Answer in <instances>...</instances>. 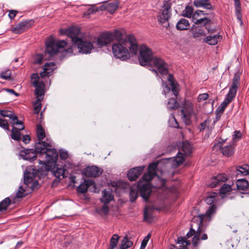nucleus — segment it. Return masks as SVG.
<instances>
[{
    "label": "nucleus",
    "instance_id": "f257e3e1",
    "mask_svg": "<svg viewBox=\"0 0 249 249\" xmlns=\"http://www.w3.org/2000/svg\"><path fill=\"white\" fill-rule=\"evenodd\" d=\"M158 164L151 163L148 168V172L144 174L137 186H131L129 192V197L130 201L133 202L137 199L138 194V191L140 192V195L145 201H147L148 197L151 193V185L149 182L154 177L156 176V169Z\"/></svg>",
    "mask_w": 249,
    "mask_h": 249
},
{
    "label": "nucleus",
    "instance_id": "f03ea898",
    "mask_svg": "<svg viewBox=\"0 0 249 249\" xmlns=\"http://www.w3.org/2000/svg\"><path fill=\"white\" fill-rule=\"evenodd\" d=\"M136 55L138 51V45L136 38L133 35L127 36L123 40H120L112 45L113 55L116 58L125 60L129 58V53Z\"/></svg>",
    "mask_w": 249,
    "mask_h": 249
},
{
    "label": "nucleus",
    "instance_id": "7ed1b4c3",
    "mask_svg": "<svg viewBox=\"0 0 249 249\" xmlns=\"http://www.w3.org/2000/svg\"><path fill=\"white\" fill-rule=\"evenodd\" d=\"M139 55L138 57L140 64L141 66H148L152 62L154 66L162 75H166L168 73L167 65L161 58L153 56L152 50L145 45L140 46L139 48Z\"/></svg>",
    "mask_w": 249,
    "mask_h": 249
},
{
    "label": "nucleus",
    "instance_id": "20e7f679",
    "mask_svg": "<svg viewBox=\"0 0 249 249\" xmlns=\"http://www.w3.org/2000/svg\"><path fill=\"white\" fill-rule=\"evenodd\" d=\"M240 79L239 74L235 73L232 79L231 86L230 88L229 92L227 94L224 101L216 110V113H218V114H222L228 105L235 97L238 88L240 85Z\"/></svg>",
    "mask_w": 249,
    "mask_h": 249
},
{
    "label": "nucleus",
    "instance_id": "39448f33",
    "mask_svg": "<svg viewBox=\"0 0 249 249\" xmlns=\"http://www.w3.org/2000/svg\"><path fill=\"white\" fill-rule=\"evenodd\" d=\"M69 35L73 45H76L79 50V52L83 53H90L93 48V42L83 40L79 37L80 30L79 29H71L69 31Z\"/></svg>",
    "mask_w": 249,
    "mask_h": 249
},
{
    "label": "nucleus",
    "instance_id": "423d86ee",
    "mask_svg": "<svg viewBox=\"0 0 249 249\" xmlns=\"http://www.w3.org/2000/svg\"><path fill=\"white\" fill-rule=\"evenodd\" d=\"M192 152V147L191 144L187 141L183 142L177 156L169 159L172 167L175 168L181 164L184 161L185 157L189 156Z\"/></svg>",
    "mask_w": 249,
    "mask_h": 249
},
{
    "label": "nucleus",
    "instance_id": "0eeeda50",
    "mask_svg": "<svg viewBox=\"0 0 249 249\" xmlns=\"http://www.w3.org/2000/svg\"><path fill=\"white\" fill-rule=\"evenodd\" d=\"M202 222V218L200 217L199 221L197 223L198 227L197 230L196 231L193 228V224H192L189 231L186 235V238H190L194 235L192 242L193 246L195 247H196L200 243V239L202 240H205L208 239L207 235L206 233H203L202 235H201L204 231L203 229L201 227Z\"/></svg>",
    "mask_w": 249,
    "mask_h": 249
},
{
    "label": "nucleus",
    "instance_id": "6e6552de",
    "mask_svg": "<svg viewBox=\"0 0 249 249\" xmlns=\"http://www.w3.org/2000/svg\"><path fill=\"white\" fill-rule=\"evenodd\" d=\"M67 45V42L64 40H56L50 37L46 42L45 53L52 56L56 54L59 49L63 48Z\"/></svg>",
    "mask_w": 249,
    "mask_h": 249
},
{
    "label": "nucleus",
    "instance_id": "1a4fd4ad",
    "mask_svg": "<svg viewBox=\"0 0 249 249\" xmlns=\"http://www.w3.org/2000/svg\"><path fill=\"white\" fill-rule=\"evenodd\" d=\"M171 3L169 1H165L163 3L162 9L160 10L158 14V20L163 26L167 28L169 26L168 20L171 16Z\"/></svg>",
    "mask_w": 249,
    "mask_h": 249
},
{
    "label": "nucleus",
    "instance_id": "9d476101",
    "mask_svg": "<svg viewBox=\"0 0 249 249\" xmlns=\"http://www.w3.org/2000/svg\"><path fill=\"white\" fill-rule=\"evenodd\" d=\"M181 118L186 125L191 123V117L194 114L193 104L190 101H185L180 109Z\"/></svg>",
    "mask_w": 249,
    "mask_h": 249
},
{
    "label": "nucleus",
    "instance_id": "9b49d317",
    "mask_svg": "<svg viewBox=\"0 0 249 249\" xmlns=\"http://www.w3.org/2000/svg\"><path fill=\"white\" fill-rule=\"evenodd\" d=\"M41 157H44L46 160L45 161H41L39 160V163L40 164H45L47 162L48 164L50 163L54 164L56 163L55 160L58 157V153L55 149L48 147Z\"/></svg>",
    "mask_w": 249,
    "mask_h": 249
},
{
    "label": "nucleus",
    "instance_id": "f8f14e48",
    "mask_svg": "<svg viewBox=\"0 0 249 249\" xmlns=\"http://www.w3.org/2000/svg\"><path fill=\"white\" fill-rule=\"evenodd\" d=\"M113 40V36L111 32H107L102 34L97 39L96 41H94V45L98 48H101L107 45Z\"/></svg>",
    "mask_w": 249,
    "mask_h": 249
},
{
    "label": "nucleus",
    "instance_id": "ddd939ff",
    "mask_svg": "<svg viewBox=\"0 0 249 249\" xmlns=\"http://www.w3.org/2000/svg\"><path fill=\"white\" fill-rule=\"evenodd\" d=\"M113 40V36L111 32H107L102 34L97 39L96 41H94V45L98 48H101L107 45Z\"/></svg>",
    "mask_w": 249,
    "mask_h": 249
},
{
    "label": "nucleus",
    "instance_id": "4468645a",
    "mask_svg": "<svg viewBox=\"0 0 249 249\" xmlns=\"http://www.w3.org/2000/svg\"><path fill=\"white\" fill-rule=\"evenodd\" d=\"M34 21L32 20L22 21L15 27L12 28L11 31L15 34H21L31 27Z\"/></svg>",
    "mask_w": 249,
    "mask_h": 249
},
{
    "label": "nucleus",
    "instance_id": "2eb2a0df",
    "mask_svg": "<svg viewBox=\"0 0 249 249\" xmlns=\"http://www.w3.org/2000/svg\"><path fill=\"white\" fill-rule=\"evenodd\" d=\"M19 156L25 160H34L38 156L34 149H26L20 151Z\"/></svg>",
    "mask_w": 249,
    "mask_h": 249
},
{
    "label": "nucleus",
    "instance_id": "dca6fc26",
    "mask_svg": "<svg viewBox=\"0 0 249 249\" xmlns=\"http://www.w3.org/2000/svg\"><path fill=\"white\" fill-rule=\"evenodd\" d=\"M84 172L86 176L94 178L101 175L103 172V170L96 166L93 165L86 168Z\"/></svg>",
    "mask_w": 249,
    "mask_h": 249
},
{
    "label": "nucleus",
    "instance_id": "f3484780",
    "mask_svg": "<svg viewBox=\"0 0 249 249\" xmlns=\"http://www.w3.org/2000/svg\"><path fill=\"white\" fill-rule=\"evenodd\" d=\"M144 168V166H141L133 168L130 170L127 174L128 179L131 181L136 180L142 174Z\"/></svg>",
    "mask_w": 249,
    "mask_h": 249
},
{
    "label": "nucleus",
    "instance_id": "a211bd4d",
    "mask_svg": "<svg viewBox=\"0 0 249 249\" xmlns=\"http://www.w3.org/2000/svg\"><path fill=\"white\" fill-rule=\"evenodd\" d=\"M48 147H51L49 143L46 142L42 141H38V142L36 143L35 151L39 157H41L42 154L44 153L46 149Z\"/></svg>",
    "mask_w": 249,
    "mask_h": 249
},
{
    "label": "nucleus",
    "instance_id": "6ab92c4d",
    "mask_svg": "<svg viewBox=\"0 0 249 249\" xmlns=\"http://www.w3.org/2000/svg\"><path fill=\"white\" fill-rule=\"evenodd\" d=\"M228 179L227 176L225 174H220L212 178L209 186L212 188L215 187L218 184L225 182Z\"/></svg>",
    "mask_w": 249,
    "mask_h": 249
},
{
    "label": "nucleus",
    "instance_id": "aec40b11",
    "mask_svg": "<svg viewBox=\"0 0 249 249\" xmlns=\"http://www.w3.org/2000/svg\"><path fill=\"white\" fill-rule=\"evenodd\" d=\"M222 39V36L218 34H210L203 39V42L210 45H215Z\"/></svg>",
    "mask_w": 249,
    "mask_h": 249
},
{
    "label": "nucleus",
    "instance_id": "412c9836",
    "mask_svg": "<svg viewBox=\"0 0 249 249\" xmlns=\"http://www.w3.org/2000/svg\"><path fill=\"white\" fill-rule=\"evenodd\" d=\"M55 64L54 62L47 63L43 66V71L41 72L40 75L42 78L49 76L55 69Z\"/></svg>",
    "mask_w": 249,
    "mask_h": 249
},
{
    "label": "nucleus",
    "instance_id": "4be33fe9",
    "mask_svg": "<svg viewBox=\"0 0 249 249\" xmlns=\"http://www.w3.org/2000/svg\"><path fill=\"white\" fill-rule=\"evenodd\" d=\"M66 170L62 167H59L57 165L56 166L54 167L52 170V172L53 174L56 178L55 181H59L61 178L66 177L65 172Z\"/></svg>",
    "mask_w": 249,
    "mask_h": 249
},
{
    "label": "nucleus",
    "instance_id": "5701e85b",
    "mask_svg": "<svg viewBox=\"0 0 249 249\" xmlns=\"http://www.w3.org/2000/svg\"><path fill=\"white\" fill-rule=\"evenodd\" d=\"M235 145L233 143L221 147V152L225 156H232L234 152Z\"/></svg>",
    "mask_w": 249,
    "mask_h": 249
},
{
    "label": "nucleus",
    "instance_id": "b1692460",
    "mask_svg": "<svg viewBox=\"0 0 249 249\" xmlns=\"http://www.w3.org/2000/svg\"><path fill=\"white\" fill-rule=\"evenodd\" d=\"M113 199V196L110 191L104 190L102 192V197L100 199L102 202L105 204L109 203Z\"/></svg>",
    "mask_w": 249,
    "mask_h": 249
},
{
    "label": "nucleus",
    "instance_id": "393cba45",
    "mask_svg": "<svg viewBox=\"0 0 249 249\" xmlns=\"http://www.w3.org/2000/svg\"><path fill=\"white\" fill-rule=\"evenodd\" d=\"M194 5L197 7H202L206 9H212L213 6L208 0H195L194 1Z\"/></svg>",
    "mask_w": 249,
    "mask_h": 249
},
{
    "label": "nucleus",
    "instance_id": "a878e982",
    "mask_svg": "<svg viewBox=\"0 0 249 249\" xmlns=\"http://www.w3.org/2000/svg\"><path fill=\"white\" fill-rule=\"evenodd\" d=\"M33 86L36 88L35 94L38 98L44 94L45 84L43 81H40L39 83Z\"/></svg>",
    "mask_w": 249,
    "mask_h": 249
},
{
    "label": "nucleus",
    "instance_id": "bb28decb",
    "mask_svg": "<svg viewBox=\"0 0 249 249\" xmlns=\"http://www.w3.org/2000/svg\"><path fill=\"white\" fill-rule=\"evenodd\" d=\"M190 26L189 21L185 18L180 19L177 23L176 28L178 30H186Z\"/></svg>",
    "mask_w": 249,
    "mask_h": 249
},
{
    "label": "nucleus",
    "instance_id": "cd10ccee",
    "mask_svg": "<svg viewBox=\"0 0 249 249\" xmlns=\"http://www.w3.org/2000/svg\"><path fill=\"white\" fill-rule=\"evenodd\" d=\"M238 190L246 191L249 187V182L245 178L238 179L236 182Z\"/></svg>",
    "mask_w": 249,
    "mask_h": 249
},
{
    "label": "nucleus",
    "instance_id": "c85d7f7f",
    "mask_svg": "<svg viewBox=\"0 0 249 249\" xmlns=\"http://www.w3.org/2000/svg\"><path fill=\"white\" fill-rule=\"evenodd\" d=\"M191 33L195 38H197L205 36L204 29L198 27H193L191 29Z\"/></svg>",
    "mask_w": 249,
    "mask_h": 249
},
{
    "label": "nucleus",
    "instance_id": "c756f323",
    "mask_svg": "<svg viewBox=\"0 0 249 249\" xmlns=\"http://www.w3.org/2000/svg\"><path fill=\"white\" fill-rule=\"evenodd\" d=\"M236 174L239 175L246 176L249 174V165L248 164H243L236 167Z\"/></svg>",
    "mask_w": 249,
    "mask_h": 249
},
{
    "label": "nucleus",
    "instance_id": "7c9ffc66",
    "mask_svg": "<svg viewBox=\"0 0 249 249\" xmlns=\"http://www.w3.org/2000/svg\"><path fill=\"white\" fill-rule=\"evenodd\" d=\"M153 209L149 206H146L144 210V220L148 222H151L153 219Z\"/></svg>",
    "mask_w": 249,
    "mask_h": 249
},
{
    "label": "nucleus",
    "instance_id": "2f4dec72",
    "mask_svg": "<svg viewBox=\"0 0 249 249\" xmlns=\"http://www.w3.org/2000/svg\"><path fill=\"white\" fill-rule=\"evenodd\" d=\"M235 14L237 18L242 22V15L240 0H234Z\"/></svg>",
    "mask_w": 249,
    "mask_h": 249
},
{
    "label": "nucleus",
    "instance_id": "473e14b6",
    "mask_svg": "<svg viewBox=\"0 0 249 249\" xmlns=\"http://www.w3.org/2000/svg\"><path fill=\"white\" fill-rule=\"evenodd\" d=\"M19 131L17 127L13 126L11 130V138L16 141H20L21 140V133Z\"/></svg>",
    "mask_w": 249,
    "mask_h": 249
},
{
    "label": "nucleus",
    "instance_id": "72a5a7b5",
    "mask_svg": "<svg viewBox=\"0 0 249 249\" xmlns=\"http://www.w3.org/2000/svg\"><path fill=\"white\" fill-rule=\"evenodd\" d=\"M178 244L181 245V247L178 249H187V246L190 244V242L187 240L186 237H179L178 238Z\"/></svg>",
    "mask_w": 249,
    "mask_h": 249
},
{
    "label": "nucleus",
    "instance_id": "f704fd0d",
    "mask_svg": "<svg viewBox=\"0 0 249 249\" xmlns=\"http://www.w3.org/2000/svg\"><path fill=\"white\" fill-rule=\"evenodd\" d=\"M178 107L179 105L175 98H170L167 103V107L170 110L176 109Z\"/></svg>",
    "mask_w": 249,
    "mask_h": 249
},
{
    "label": "nucleus",
    "instance_id": "c9c22d12",
    "mask_svg": "<svg viewBox=\"0 0 249 249\" xmlns=\"http://www.w3.org/2000/svg\"><path fill=\"white\" fill-rule=\"evenodd\" d=\"M35 177L33 173L28 172L26 171L24 175V181L26 185L32 183L33 181V179Z\"/></svg>",
    "mask_w": 249,
    "mask_h": 249
},
{
    "label": "nucleus",
    "instance_id": "e433bc0d",
    "mask_svg": "<svg viewBox=\"0 0 249 249\" xmlns=\"http://www.w3.org/2000/svg\"><path fill=\"white\" fill-rule=\"evenodd\" d=\"M11 119V124L13 125H20L21 127H17L19 130H22L24 129V126L22 121L18 120L17 116L12 115V117L10 118Z\"/></svg>",
    "mask_w": 249,
    "mask_h": 249
},
{
    "label": "nucleus",
    "instance_id": "4c0bfd02",
    "mask_svg": "<svg viewBox=\"0 0 249 249\" xmlns=\"http://www.w3.org/2000/svg\"><path fill=\"white\" fill-rule=\"evenodd\" d=\"M118 3L116 1L107 3L106 6V9L110 14H113L118 8Z\"/></svg>",
    "mask_w": 249,
    "mask_h": 249
},
{
    "label": "nucleus",
    "instance_id": "58836bf2",
    "mask_svg": "<svg viewBox=\"0 0 249 249\" xmlns=\"http://www.w3.org/2000/svg\"><path fill=\"white\" fill-rule=\"evenodd\" d=\"M11 203V200L6 197L0 202V212L5 211Z\"/></svg>",
    "mask_w": 249,
    "mask_h": 249
},
{
    "label": "nucleus",
    "instance_id": "ea45409f",
    "mask_svg": "<svg viewBox=\"0 0 249 249\" xmlns=\"http://www.w3.org/2000/svg\"><path fill=\"white\" fill-rule=\"evenodd\" d=\"M36 134L38 141H42L45 137V131L40 124L37 125Z\"/></svg>",
    "mask_w": 249,
    "mask_h": 249
},
{
    "label": "nucleus",
    "instance_id": "a19ab883",
    "mask_svg": "<svg viewBox=\"0 0 249 249\" xmlns=\"http://www.w3.org/2000/svg\"><path fill=\"white\" fill-rule=\"evenodd\" d=\"M196 25H200L205 26L211 22V20L207 18H202L197 19L194 21Z\"/></svg>",
    "mask_w": 249,
    "mask_h": 249
},
{
    "label": "nucleus",
    "instance_id": "79ce46f5",
    "mask_svg": "<svg viewBox=\"0 0 249 249\" xmlns=\"http://www.w3.org/2000/svg\"><path fill=\"white\" fill-rule=\"evenodd\" d=\"M133 243L131 241L128 240L125 237L122 242L120 249H127L131 247Z\"/></svg>",
    "mask_w": 249,
    "mask_h": 249
},
{
    "label": "nucleus",
    "instance_id": "37998d69",
    "mask_svg": "<svg viewBox=\"0 0 249 249\" xmlns=\"http://www.w3.org/2000/svg\"><path fill=\"white\" fill-rule=\"evenodd\" d=\"M119 236L117 234H113L110 241V247L111 249H113L117 245Z\"/></svg>",
    "mask_w": 249,
    "mask_h": 249
},
{
    "label": "nucleus",
    "instance_id": "c03bdc74",
    "mask_svg": "<svg viewBox=\"0 0 249 249\" xmlns=\"http://www.w3.org/2000/svg\"><path fill=\"white\" fill-rule=\"evenodd\" d=\"M193 8L192 6H186L183 11V16L185 17L190 18L193 16Z\"/></svg>",
    "mask_w": 249,
    "mask_h": 249
},
{
    "label": "nucleus",
    "instance_id": "a18cd8bd",
    "mask_svg": "<svg viewBox=\"0 0 249 249\" xmlns=\"http://www.w3.org/2000/svg\"><path fill=\"white\" fill-rule=\"evenodd\" d=\"M89 187V184L87 182L82 183L78 187L77 191L81 193H86Z\"/></svg>",
    "mask_w": 249,
    "mask_h": 249
},
{
    "label": "nucleus",
    "instance_id": "49530a36",
    "mask_svg": "<svg viewBox=\"0 0 249 249\" xmlns=\"http://www.w3.org/2000/svg\"><path fill=\"white\" fill-rule=\"evenodd\" d=\"M170 86L172 89V91L176 98L179 91V85L176 83H172V82Z\"/></svg>",
    "mask_w": 249,
    "mask_h": 249
},
{
    "label": "nucleus",
    "instance_id": "de8ad7c7",
    "mask_svg": "<svg viewBox=\"0 0 249 249\" xmlns=\"http://www.w3.org/2000/svg\"><path fill=\"white\" fill-rule=\"evenodd\" d=\"M231 190V185L225 183L222 186L220 191V193L221 195H224L230 192Z\"/></svg>",
    "mask_w": 249,
    "mask_h": 249
},
{
    "label": "nucleus",
    "instance_id": "09e8293b",
    "mask_svg": "<svg viewBox=\"0 0 249 249\" xmlns=\"http://www.w3.org/2000/svg\"><path fill=\"white\" fill-rule=\"evenodd\" d=\"M111 34L113 36V40L117 39L119 41L124 40V39H122V34L121 32L118 30H115L113 32H111Z\"/></svg>",
    "mask_w": 249,
    "mask_h": 249
},
{
    "label": "nucleus",
    "instance_id": "8fccbe9b",
    "mask_svg": "<svg viewBox=\"0 0 249 249\" xmlns=\"http://www.w3.org/2000/svg\"><path fill=\"white\" fill-rule=\"evenodd\" d=\"M242 134L240 131L236 130L232 135V140L233 143L242 138Z\"/></svg>",
    "mask_w": 249,
    "mask_h": 249
},
{
    "label": "nucleus",
    "instance_id": "3c124183",
    "mask_svg": "<svg viewBox=\"0 0 249 249\" xmlns=\"http://www.w3.org/2000/svg\"><path fill=\"white\" fill-rule=\"evenodd\" d=\"M40 101L41 99L38 98L34 103V111L35 113H38L40 110L41 107Z\"/></svg>",
    "mask_w": 249,
    "mask_h": 249
},
{
    "label": "nucleus",
    "instance_id": "603ef678",
    "mask_svg": "<svg viewBox=\"0 0 249 249\" xmlns=\"http://www.w3.org/2000/svg\"><path fill=\"white\" fill-rule=\"evenodd\" d=\"M11 75V71L9 70H8L2 72L0 74V77L5 80H8L10 79Z\"/></svg>",
    "mask_w": 249,
    "mask_h": 249
},
{
    "label": "nucleus",
    "instance_id": "864d4df0",
    "mask_svg": "<svg viewBox=\"0 0 249 249\" xmlns=\"http://www.w3.org/2000/svg\"><path fill=\"white\" fill-rule=\"evenodd\" d=\"M31 78L32 79V83L33 85H36L39 83L40 81H39V76L37 73H33L32 74Z\"/></svg>",
    "mask_w": 249,
    "mask_h": 249
},
{
    "label": "nucleus",
    "instance_id": "5fc2aeb1",
    "mask_svg": "<svg viewBox=\"0 0 249 249\" xmlns=\"http://www.w3.org/2000/svg\"><path fill=\"white\" fill-rule=\"evenodd\" d=\"M0 127L5 130H9V124L7 121L2 118H0Z\"/></svg>",
    "mask_w": 249,
    "mask_h": 249
},
{
    "label": "nucleus",
    "instance_id": "6e6d98bb",
    "mask_svg": "<svg viewBox=\"0 0 249 249\" xmlns=\"http://www.w3.org/2000/svg\"><path fill=\"white\" fill-rule=\"evenodd\" d=\"M211 122V121L209 119H207L200 124V130L202 131L204 130L205 129L208 128H209V125Z\"/></svg>",
    "mask_w": 249,
    "mask_h": 249
},
{
    "label": "nucleus",
    "instance_id": "4d7b16f0",
    "mask_svg": "<svg viewBox=\"0 0 249 249\" xmlns=\"http://www.w3.org/2000/svg\"><path fill=\"white\" fill-rule=\"evenodd\" d=\"M204 12L201 10H197L193 14L192 18L193 21L197 19H199L198 17L201 15H204Z\"/></svg>",
    "mask_w": 249,
    "mask_h": 249
},
{
    "label": "nucleus",
    "instance_id": "13d9d810",
    "mask_svg": "<svg viewBox=\"0 0 249 249\" xmlns=\"http://www.w3.org/2000/svg\"><path fill=\"white\" fill-rule=\"evenodd\" d=\"M169 123L172 127H174V128H179V124H178L177 120L174 117V116H173L169 120Z\"/></svg>",
    "mask_w": 249,
    "mask_h": 249
},
{
    "label": "nucleus",
    "instance_id": "bf43d9fd",
    "mask_svg": "<svg viewBox=\"0 0 249 249\" xmlns=\"http://www.w3.org/2000/svg\"><path fill=\"white\" fill-rule=\"evenodd\" d=\"M25 192V191L23 187L22 186H20L17 192L16 196L18 198H21L24 196H25V194H24Z\"/></svg>",
    "mask_w": 249,
    "mask_h": 249
},
{
    "label": "nucleus",
    "instance_id": "052dcab7",
    "mask_svg": "<svg viewBox=\"0 0 249 249\" xmlns=\"http://www.w3.org/2000/svg\"><path fill=\"white\" fill-rule=\"evenodd\" d=\"M0 114L3 117H7L9 118L12 117L13 115L12 112L7 110H0Z\"/></svg>",
    "mask_w": 249,
    "mask_h": 249
},
{
    "label": "nucleus",
    "instance_id": "680f3d73",
    "mask_svg": "<svg viewBox=\"0 0 249 249\" xmlns=\"http://www.w3.org/2000/svg\"><path fill=\"white\" fill-rule=\"evenodd\" d=\"M157 178L158 180V184L154 185H153L152 187L154 188H160L164 185L165 184V180L164 179H161L160 178L158 177H157Z\"/></svg>",
    "mask_w": 249,
    "mask_h": 249
},
{
    "label": "nucleus",
    "instance_id": "e2e57ef3",
    "mask_svg": "<svg viewBox=\"0 0 249 249\" xmlns=\"http://www.w3.org/2000/svg\"><path fill=\"white\" fill-rule=\"evenodd\" d=\"M209 97V95L207 93H202L199 95L197 97L198 102H201L207 100Z\"/></svg>",
    "mask_w": 249,
    "mask_h": 249
},
{
    "label": "nucleus",
    "instance_id": "0e129e2a",
    "mask_svg": "<svg viewBox=\"0 0 249 249\" xmlns=\"http://www.w3.org/2000/svg\"><path fill=\"white\" fill-rule=\"evenodd\" d=\"M42 60L43 56L41 54H37L35 56L34 62L35 64H41L42 63Z\"/></svg>",
    "mask_w": 249,
    "mask_h": 249
},
{
    "label": "nucleus",
    "instance_id": "69168bd1",
    "mask_svg": "<svg viewBox=\"0 0 249 249\" xmlns=\"http://www.w3.org/2000/svg\"><path fill=\"white\" fill-rule=\"evenodd\" d=\"M162 88H163V93L166 95L167 93H168L170 91V87L166 84L163 83L162 81Z\"/></svg>",
    "mask_w": 249,
    "mask_h": 249
},
{
    "label": "nucleus",
    "instance_id": "338daca9",
    "mask_svg": "<svg viewBox=\"0 0 249 249\" xmlns=\"http://www.w3.org/2000/svg\"><path fill=\"white\" fill-rule=\"evenodd\" d=\"M60 158L62 160H66L68 158V153L63 150H61L59 152Z\"/></svg>",
    "mask_w": 249,
    "mask_h": 249
},
{
    "label": "nucleus",
    "instance_id": "774afa93",
    "mask_svg": "<svg viewBox=\"0 0 249 249\" xmlns=\"http://www.w3.org/2000/svg\"><path fill=\"white\" fill-rule=\"evenodd\" d=\"M30 141H31V138L29 135H26L23 136L22 141L24 143H25V144L28 143H29Z\"/></svg>",
    "mask_w": 249,
    "mask_h": 249
}]
</instances>
